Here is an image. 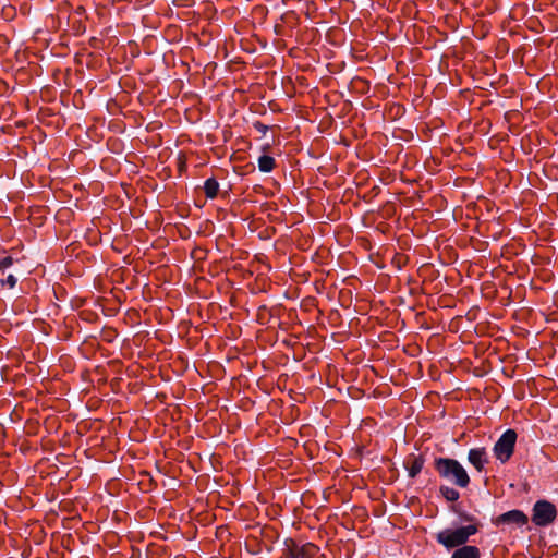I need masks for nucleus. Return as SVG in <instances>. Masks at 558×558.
<instances>
[{
  "label": "nucleus",
  "instance_id": "nucleus-1",
  "mask_svg": "<svg viewBox=\"0 0 558 558\" xmlns=\"http://www.w3.org/2000/svg\"><path fill=\"white\" fill-rule=\"evenodd\" d=\"M449 510L457 517V521H453L451 526L435 533L445 535L448 543H463L464 539H470L481 531L482 522L460 504L451 505Z\"/></svg>",
  "mask_w": 558,
  "mask_h": 558
},
{
  "label": "nucleus",
  "instance_id": "nucleus-2",
  "mask_svg": "<svg viewBox=\"0 0 558 558\" xmlns=\"http://www.w3.org/2000/svg\"><path fill=\"white\" fill-rule=\"evenodd\" d=\"M434 469L440 478L457 487L465 488L471 482L465 468L456 459L437 457L434 460Z\"/></svg>",
  "mask_w": 558,
  "mask_h": 558
},
{
  "label": "nucleus",
  "instance_id": "nucleus-3",
  "mask_svg": "<svg viewBox=\"0 0 558 558\" xmlns=\"http://www.w3.org/2000/svg\"><path fill=\"white\" fill-rule=\"evenodd\" d=\"M434 538L447 551H452L450 558H481V549L477 546L469 545L470 539L452 544L451 542L448 543L442 534H434Z\"/></svg>",
  "mask_w": 558,
  "mask_h": 558
},
{
  "label": "nucleus",
  "instance_id": "nucleus-4",
  "mask_svg": "<svg viewBox=\"0 0 558 558\" xmlns=\"http://www.w3.org/2000/svg\"><path fill=\"white\" fill-rule=\"evenodd\" d=\"M517 432L514 429H507L502 433V435L498 438L493 447V452L497 460L501 463H506L509 461L514 451V446L517 441Z\"/></svg>",
  "mask_w": 558,
  "mask_h": 558
},
{
  "label": "nucleus",
  "instance_id": "nucleus-5",
  "mask_svg": "<svg viewBox=\"0 0 558 558\" xmlns=\"http://www.w3.org/2000/svg\"><path fill=\"white\" fill-rule=\"evenodd\" d=\"M557 517L556 506L545 499L537 500L532 509V522L536 526H547L551 524Z\"/></svg>",
  "mask_w": 558,
  "mask_h": 558
},
{
  "label": "nucleus",
  "instance_id": "nucleus-6",
  "mask_svg": "<svg viewBox=\"0 0 558 558\" xmlns=\"http://www.w3.org/2000/svg\"><path fill=\"white\" fill-rule=\"evenodd\" d=\"M318 551L319 548L313 543L299 545L292 538L284 541L283 556L286 558H313Z\"/></svg>",
  "mask_w": 558,
  "mask_h": 558
},
{
  "label": "nucleus",
  "instance_id": "nucleus-7",
  "mask_svg": "<svg viewBox=\"0 0 558 558\" xmlns=\"http://www.w3.org/2000/svg\"><path fill=\"white\" fill-rule=\"evenodd\" d=\"M529 522L527 515L519 509L507 511L496 518L492 519V523L495 526L500 525H513L521 527Z\"/></svg>",
  "mask_w": 558,
  "mask_h": 558
},
{
  "label": "nucleus",
  "instance_id": "nucleus-8",
  "mask_svg": "<svg viewBox=\"0 0 558 558\" xmlns=\"http://www.w3.org/2000/svg\"><path fill=\"white\" fill-rule=\"evenodd\" d=\"M468 461L477 472L485 470V465L489 463V456L484 447L472 448L468 452Z\"/></svg>",
  "mask_w": 558,
  "mask_h": 558
},
{
  "label": "nucleus",
  "instance_id": "nucleus-9",
  "mask_svg": "<svg viewBox=\"0 0 558 558\" xmlns=\"http://www.w3.org/2000/svg\"><path fill=\"white\" fill-rule=\"evenodd\" d=\"M424 458L422 456L410 454L404 461V468L408 470V475L411 478L417 476L424 466Z\"/></svg>",
  "mask_w": 558,
  "mask_h": 558
},
{
  "label": "nucleus",
  "instance_id": "nucleus-10",
  "mask_svg": "<svg viewBox=\"0 0 558 558\" xmlns=\"http://www.w3.org/2000/svg\"><path fill=\"white\" fill-rule=\"evenodd\" d=\"M439 494L449 502H456L460 498V493L449 485H440Z\"/></svg>",
  "mask_w": 558,
  "mask_h": 558
},
{
  "label": "nucleus",
  "instance_id": "nucleus-11",
  "mask_svg": "<svg viewBox=\"0 0 558 558\" xmlns=\"http://www.w3.org/2000/svg\"><path fill=\"white\" fill-rule=\"evenodd\" d=\"M204 191L207 198H215L219 191V183L215 178H209L204 183Z\"/></svg>",
  "mask_w": 558,
  "mask_h": 558
},
{
  "label": "nucleus",
  "instance_id": "nucleus-12",
  "mask_svg": "<svg viewBox=\"0 0 558 558\" xmlns=\"http://www.w3.org/2000/svg\"><path fill=\"white\" fill-rule=\"evenodd\" d=\"M275 167V159L271 156L263 155L258 158V169L260 172L268 173Z\"/></svg>",
  "mask_w": 558,
  "mask_h": 558
},
{
  "label": "nucleus",
  "instance_id": "nucleus-13",
  "mask_svg": "<svg viewBox=\"0 0 558 558\" xmlns=\"http://www.w3.org/2000/svg\"><path fill=\"white\" fill-rule=\"evenodd\" d=\"M14 258L12 256H5L0 259V272H4L9 267L14 264Z\"/></svg>",
  "mask_w": 558,
  "mask_h": 558
},
{
  "label": "nucleus",
  "instance_id": "nucleus-14",
  "mask_svg": "<svg viewBox=\"0 0 558 558\" xmlns=\"http://www.w3.org/2000/svg\"><path fill=\"white\" fill-rule=\"evenodd\" d=\"M16 282H17V279L14 275H9L5 279L1 280L2 286L8 284L9 288H11V289L15 287Z\"/></svg>",
  "mask_w": 558,
  "mask_h": 558
},
{
  "label": "nucleus",
  "instance_id": "nucleus-15",
  "mask_svg": "<svg viewBox=\"0 0 558 558\" xmlns=\"http://www.w3.org/2000/svg\"><path fill=\"white\" fill-rule=\"evenodd\" d=\"M253 128L262 134H266L268 131V126L260 121H255Z\"/></svg>",
  "mask_w": 558,
  "mask_h": 558
}]
</instances>
